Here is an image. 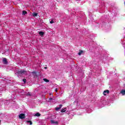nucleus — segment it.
I'll return each instance as SVG.
<instances>
[{"mask_svg":"<svg viewBox=\"0 0 125 125\" xmlns=\"http://www.w3.org/2000/svg\"><path fill=\"white\" fill-rule=\"evenodd\" d=\"M17 73H18V75H19V76H20L21 75H27V71H26L25 70H18Z\"/></svg>","mask_w":125,"mask_h":125,"instance_id":"f257e3e1","label":"nucleus"},{"mask_svg":"<svg viewBox=\"0 0 125 125\" xmlns=\"http://www.w3.org/2000/svg\"><path fill=\"white\" fill-rule=\"evenodd\" d=\"M19 118H20V119H21V120H23V119H25V114L22 113L20 114L19 116Z\"/></svg>","mask_w":125,"mask_h":125,"instance_id":"f03ea898","label":"nucleus"},{"mask_svg":"<svg viewBox=\"0 0 125 125\" xmlns=\"http://www.w3.org/2000/svg\"><path fill=\"white\" fill-rule=\"evenodd\" d=\"M2 61H3V64H7V63H8V62H7V60L6 58H4L3 59Z\"/></svg>","mask_w":125,"mask_h":125,"instance_id":"7ed1b4c3","label":"nucleus"},{"mask_svg":"<svg viewBox=\"0 0 125 125\" xmlns=\"http://www.w3.org/2000/svg\"><path fill=\"white\" fill-rule=\"evenodd\" d=\"M107 93V94H109L110 93V91L109 90H105L104 91V95H106V94Z\"/></svg>","mask_w":125,"mask_h":125,"instance_id":"20e7f679","label":"nucleus"},{"mask_svg":"<svg viewBox=\"0 0 125 125\" xmlns=\"http://www.w3.org/2000/svg\"><path fill=\"white\" fill-rule=\"evenodd\" d=\"M51 124H55V125H58V122L54 121V120H51Z\"/></svg>","mask_w":125,"mask_h":125,"instance_id":"39448f33","label":"nucleus"},{"mask_svg":"<svg viewBox=\"0 0 125 125\" xmlns=\"http://www.w3.org/2000/svg\"><path fill=\"white\" fill-rule=\"evenodd\" d=\"M62 106H63V105L60 104L59 107H56V108H55L56 111H58V110L60 109L61 108H62Z\"/></svg>","mask_w":125,"mask_h":125,"instance_id":"423d86ee","label":"nucleus"},{"mask_svg":"<svg viewBox=\"0 0 125 125\" xmlns=\"http://www.w3.org/2000/svg\"><path fill=\"white\" fill-rule=\"evenodd\" d=\"M34 116H35V117H40L41 114H40V113L38 112V113H37L36 114H35L34 115Z\"/></svg>","mask_w":125,"mask_h":125,"instance_id":"0eeeda50","label":"nucleus"},{"mask_svg":"<svg viewBox=\"0 0 125 125\" xmlns=\"http://www.w3.org/2000/svg\"><path fill=\"white\" fill-rule=\"evenodd\" d=\"M39 34L40 36H43L44 33L43 32L40 31V32H39Z\"/></svg>","mask_w":125,"mask_h":125,"instance_id":"6e6552de","label":"nucleus"},{"mask_svg":"<svg viewBox=\"0 0 125 125\" xmlns=\"http://www.w3.org/2000/svg\"><path fill=\"white\" fill-rule=\"evenodd\" d=\"M32 15L34 17H36V16H38V13L34 12L32 14Z\"/></svg>","mask_w":125,"mask_h":125,"instance_id":"1a4fd4ad","label":"nucleus"},{"mask_svg":"<svg viewBox=\"0 0 125 125\" xmlns=\"http://www.w3.org/2000/svg\"><path fill=\"white\" fill-rule=\"evenodd\" d=\"M26 123L28 124H30V125H33V122H32L31 121H26Z\"/></svg>","mask_w":125,"mask_h":125,"instance_id":"9d476101","label":"nucleus"},{"mask_svg":"<svg viewBox=\"0 0 125 125\" xmlns=\"http://www.w3.org/2000/svg\"><path fill=\"white\" fill-rule=\"evenodd\" d=\"M82 53H83V51L81 50V51H80V52L78 53V54H79V55H82Z\"/></svg>","mask_w":125,"mask_h":125,"instance_id":"9b49d317","label":"nucleus"},{"mask_svg":"<svg viewBox=\"0 0 125 125\" xmlns=\"http://www.w3.org/2000/svg\"><path fill=\"white\" fill-rule=\"evenodd\" d=\"M121 92L122 94H123V95H125V90H122Z\"/></svg>","mask_w":125,"mask_h":125,"instance_id":"f8f14e48","label":"nucleus"},{"mask_svg":"<svg viewBox=\"0 0 125 125\" xmlns=\"http://www.w3.org/2000/svg\"><path fill=\"white\" fill-rule=\"evenodd\" d=\"M66 110V108L62 109L61 112H62V113H64V112H66V110Z\"/></svg>","mask_w":125,"mask_h":125,"instance_id":"ddd939ff","label":"nucleus"},{"mask_svg":"<svg viewBox=\"0 0 125 125\" xmlns=\"http://www.w3.org/2000/svg\"><path fill=\"white\" fill-rule=\"evenodd\" d=\"M27 11H22V15H25V14H27Z\"/></svg>","mask_w":125,"mask_h":125,"instance_id":"4468645a","label":"nucleus"},{"mask_svg":"<svg viewBox=\"0 0 125 125\" xmlns=\"http://www.w3.org/2000/svg\"><path fill=\"white\" fill-rule=\"evenodd\" d=\"M43 81H45L46 83H48L49 80H47V79H43Z\"/></svg>","mask_w":125,"mask_h":125,"instance_id":"2eb2a0df","label":"nucleus"},{"mask_svg":"<svg viewBox=\"0 0 125 125\" xmlns=\"http://www.w3.org/2000/svg\"><path fill=\"white\" fill-rule=\"evenodd\" d=\"M22 81L24 83H26V82H27V80L25 79H24L22 80Z\"/></svg>","mask_w":125,"mask_h":125,"instance_id":"dca6fc26","label":"nucleus"},{"mask_svg":"<svg viewBox=\"0 0 125 125\" xmlns=\"http://www.w3.org/2000/svg\"><path fill=\"white\" fill-rule=\"evenodd\" d=\"M50 24H52V23H54V21H53V20H51V21H50Z\"/></svg>","mask_w":125,"mask_h":125,"instance_id":"f3484780","label":"nucleus"},{"mask_svg":"<svg viewBox=\"0 0 125 125\" xmlns=\"http://www.w3.org/2000/svg\"><path fill=\"white\" fill-rule=\"evenodd\" d=\"M27 95H29V96H31V93H27Z\"/></svg>","mask_w":125,"mask_h":125,"instance_id":"a211bd4d","label":"nucleus"},{"mask_svg":"<svg viewBox=\"0 0 125 125\" xmlns=\"http://www.w3.org/2000/svg\"><path fill=\"white\" fill-rule=\"evenodd\" d=\"M32 74H37L36 72L34 71L33 72H32Z\"/></svg>","mask_w":125,"mask_h":125,"instance_id":"6ab92c4d","label":"nucleus"},{"mask_svg":"<svg viewBox=\"0 0 125 125\" xmlns=\"http://www.w3.org/2000/svg\"><path fill=\"white\" fill-rule=\"evenodd\" d=\"M55 91H56V92H57V91H58V90L57 89V88H56Z\"/></svg>","mask_w":125,"mask_h":125,"instance_id":"aec40b11","label":"nucleus"},{"mask_svg":"<svg viewBox=\"0 0 125 125\" xmlns=\"http://www.w3.org/2000/svg\"><path fill=\"white\" fill-rule=\"evenodd\" d=\"M52 99H53L52 98H49V100H52Z\"/></svg>","mask_w":125,"mask_h":125,"instance_id":"412c9836","label":"nucleus"},{"mask_svg":"<svg viewBox=\"0 0 125 125\" xmlns=\"http://www.w3.org/2000/svg\"><path fill=\"white\" fill-rule=\"evenodd\" d=\"M44 69H47V67H44Z\"/></svg>","mask_w":125,"mask_h":125,"instance_id":"4be33fe9","label":"nucleus"}]
</instances>
